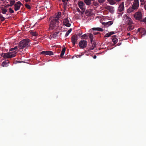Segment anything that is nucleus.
<instances>
[{
    "label": "nucleus",
    "instance_id": "24",
    "mask_svg": "<svg viewBox=\"0 0 146 146\" xmlns=\"http://www.w3.org/2000/svg\"><path fill=\"white\" fill-rule=\"evenodd\" d=\"M65 48H64L62 49V50L60 54V57L61 58H62L65 52Z\"/></svg>",
    "mask_w": 146,
    "mask_h": 146
},
{
    "label": "nucleus",
    "instance_id": "33",
    "mask_svg": "<svg viewBox=\"0 0 146 146\" xmlns=\"http://www.w3.org/2000/svg\"><path fill=\"white\" fill-rule=\"evenodd\" d=\"M53 52L50 51H48L47 55L51 56L53 55Z\"/></svg>",
    "mask_w": 146,
    "mask_h": 146
},
{
    "label": "nucleus",
    "instance_id": "32",
    "mask_svg": "<svg viewBox=\"0 0 146 146\" xmlns=\"http://www.w3.org/2000/svg\"><path fill=\"white\" fill-rule=\"evenodd\" d=\"M48 51H42L40 52V54L44 55H47Z\"/></svg>",
    "mask_w": 146,
    "mask_h": 146
},
{
    "label": "nucleus",
    "instance_id": "52",
    "mask_svg": "<svg viewBox=\"0 0 146 146\" xmlns=\"http://www.w3.org/2000/svg\"><path fill=\"white\" fill-rule=\"evenodd\" d=\"M144 8H145V10L146 11V3L144 6Z\"/></svg>",
    "mask_w": 146,
    "mask_h": 146
},
{
    "label": "nucleus",
    "instance_id": "51",
    "mask_svg": "<svg viewBox=\"0 0 146 146\" xmlns=\"http://www.w3.org/2000/svg\"><path fill=\"white\" fill-rule=\"evenodd\" d=\"M94 33V35H97L98 33H99L98 32H97L96 33Z\"/></svg>",
    "mask_w": 146,
    "mask_h": 146
},
{
    "label": "nucleus",
    "instance_id": "23",
    "mask_svg": "<svg viewBox=\"0 0 146 146\" xmlns=\"http://www.w3.org/2000/svg\"><path fill=\"white\" fill-rule=\"evenodd\" d=\"M107 1L109 2L110 4L111 5H114L115 3V2L114 0H107Z\"/></svg>",
    "mask_w": 146,
    "mask_h": 146
},
{
    "label": "nucleus",
    "instance_id": "6",
    "mask_svg": "<svg viewBox=\"0 0 146 146\" xmlns=\"http://www.w3.org/2000/svg\"><path fill=\"white\" fill-rule=\"evenodd\" d=\"M134 17L136 20H140L142 19V13L141 12H137L134 15Z\"/></svg>",
    "mask_w": 146,
    "mask_h": 146
},
{
    "label": "nucleus",
    "instance_id": "16",
    "mask_svg": "<svg viewBox=\"0 0 146 146\" xmlns=\"http://www.w3.org/2000/svg\"><path fill=\"white\" fill-rule=\"evenodd\" d=\"M105 9H107L111 13L114 12V7L111 6H107L105 7Z\"/></svg>",
    "mask_w": 146,
    "mask_h": 146
},
{
    "label": "nucleus",
    "instance_id": "57",
    "mask_svg": "<svg viewBox=\"0 0 146 146\" xmlns=\"http://www.w3.org/2000/svg\"><path fill=\"white\" fill-rule=\"evenodd\" d=\"M55 33H57V34H58L59 33L58 32H55Z\"/></svg>",
    "mask_w": 146,
    "mask_h": 146
},
{
    "label": "nucleus",
    "instance_id": "38",
    "mask_svg": "<svg viewBox=\"0 0 146 146\" xmlns=\"http://www.w3.org/2000/svg\"><path fill=\"white\" fill-rule=\"evenodd\" d=\"M82 32L81 31H79V33H78V34H77V35H77V36H78L79 37H80V36H81V35H82Z\"/></svg>",
    "mask_w": 146,
    "mask_h": 146
},
{
    "label": "nucleus",
    "instance_id": "55",
    "mask_svg": "<svg viewBox=\"0 0 146 146\" xmlns=\"http://www.w3.org/2000/svg\"><path fill=\"white\" fill-rule=\"evenodd\" d=\"M127 35H130V34L129 33H128L127 34Z\"/></svg>",
    "mask_w": 146,
    "mask_h": 146
},
{
    "label": "nucleus",
    "instance_id": "22",
    "mask_svg": "<svg viewBox=\"0 0 146 146\" xmlns=\"http://www.w3.org/2000/svg\"><path fill=\"white\" fill-rule=\"evenodd\" d=\"M88 36L89 37V38H90V39H91V43L92 44V41H93V39L92 34L90 33H89L88 35Z\"/></svg>",
    "mask_w": 146,
    "mask_h": 146
},
{
    "label": "nucleus",
    "instance_id": "7",
    "mask_svg": "<svg viewBox=\"0 0 146 146\" xmlns=\"http://www.w3.org/2000/svg\"><path fill=\"white\" fill-rule=\"evenodd\" d=\"M124 21L125 24L129 25H131L133 23L131 19L127 15L125 16Z\"/></svg>",
    "mask_w": 146,
    "mask_h": 146
},
{
    "label": "nucleus",
    "instance_id": "45",
    "mask_svg": "<svg viewBox=\"0 0 146 146\" xmlns=\"http://www.w3.org/2000/svg\"><path fill=\"white\" fill-rule=\"evenodd\" d=\"M111 35H113V34H114L115 33L114 32H113V31H111V32H109V33H108Z\"/></svg>",
    "mask_w": 146,
    "mask_h": 146
},
{
    "label": "nucleus",
    "instance_id": "40",
    "mask_svg": "<svg viewBox=\"0 0 146 146\" xmlns=\"http://www.w3.org/2000/svg\"><path fill=\"white\" fill-rule=\"evenodd\" d=\"M0 19H1V21H3L5 20V18L4 17H3L2 15H1V16H0Z\"/></svg>",
    "mask_w": 146,
    "mask_h": 146
},
{
    "label": "nucleus",
    "instance_id": "14",
    "mask_svg": "<svg viewBox=\"0 0 146 146\" xmlns=\"http://www.w3.org/2000/svg\"><path fill=\"white\" fill-rule=\"evenodd\" d=\"M113 23V21H109L106 23L103 22L102 23V24L104 25L105 28H107L112 25Z\"/></svg>",
    "mask_w": 146,
    "mask_h": 146
},
{
    "label": "nucleus",
    "instance_id": "10",
    "mask_svg": "<svg viewBox=\"0 0 146 146\" xmlns=\"http://www.w3.org/2000/svg\"><path fill=\"white\" fill-rule=\"evenodd\" d=\"M71 40H72L73 45L74 46L77 41V36L76 35L72 36V38H71Z\"/></svg>",
    "mask_w": 146,
    "mask_h": 146
},
{
    "label": "nucleus",
    "instance_id": "27",
    "mask_svg": "<svg viewBox=\"0 0 146 146\" xmlns=\"http://www.w3.org/2000/svg\"><path fill=\"white\" fill-rule=\"evenodd\" d=\"M88 35L87 34H85L80 37H81L82 39H85L88 38Z\"/></svg>",
    "mask_w": 146,
    "mask_h": 146
},
{
    "label": "nucleus",
    "instance_id": "37",
    "mask_svg": "<svg viewBox=\"0 0 146 146\" xmlns=\"http://www.w3.org/2000/svg\"><path fill=\"white\" fill-rule=\"evenodd\" d=\"M99 3H103L105 1V0H98Z\"/></svg>",
    "mask_w": 146,
    "mask_h": 146
},
{
    "label": "nucleus",
    "instance_id": "46",
    "mask_svg": "<svg viewBox=\"0 0 146 146\" xmlns=\"http://www.w3.org/2000/svg\"><path fill=\"white\" fill-rule=\"evenodd\" d=\"M71 29H69V30H68V31H67V33H70V32H71Z\"/></svg>",
    "mask_w": 146,
    "mask_h": 146
},
{
    "label": "nucleus",
    "instance_id": "35",
    "mask_svg": "<svg viewBox=\"0 0 146 146\" xmlns=\"http://www.w3.org/2000/svg\"><path fill=\"white\" fill-rule=\"evenodd\" d=\"M112 35L108 33H106V35H105V37H109L111 35Z\"/></svg>",
    "mask_w": 146,
    "mask_h": 146
},
{
    "label": "nucleus",
    "instance_id": "17",
    "mask_svg": "<svg viewBox=\"0 0 146 146\" xmlns=\"http://www.w3.org/2000/svg\"><path fill=\"white\" fill-rule=\"evenodd\" d=\"M91 4L93 5V6H94V7L95 8H96L100 6V4L98 2L95 1H93V2H92V3H91Z\"/></svg>",
    "mask_w": 146,
    "mask_h": 146
},
{
    "label": "nucleus",
    "instance_id": "4",
    "mask_svg": "<svg viewBox=\"0 0 146 146\" xmlns=\"http://www.w3.org/2000/svg\"><path fill=\"white\" fill-rule=\"evenodd\" d=\"M50 21V24L49 30H53L54 28V18L53 17V19L52 17L49 18Z\"/></svg>",
    "mask_w": 146,
    "mask_h": 146
},
{
    "label": "nucleus",
    "instance_id": "12",
    "mask_svg": "<svg viewBox=\"0 0 146 146\" xmlns=\"http://www.w3.org/2000/svg\"><path fill=\"white\" fill-rule=\"evenodd\" d=\"M139 7V1L138 0H134V3L132 5L131 8L133 9H137Z\"/></svg>",
    "mask_w": 146,
    "mask_h": 146
},
{
    "label": "nucleus",
    "instance_id": "42",
    "mask_svg": "<svg viewBox=\"0 0 146 146\" xmlns=\"http://www.w3.org/2000/svg\"><path fill=\"white\" fill-rule=\"evenodd\" d=\"M59 1H60L61 0H58ZM68 0H62V2H64V4L65 5H66V1H68Z\"/></svg>",
    "mask_w": 146,
    "mask_h": 146
},
{
    "label": "nucleus",
    "instance_id": "58",
    "mask_svg": "<svg viewBox=\"0 0 146 146\" xmlns=\"http://www.w3.org/2000/svg\"><path fill=\"white\" fill-rule=\"evenodd\" d=\"M1 15H2L1 13H0V16H1Z\"/></svg>",
    "mask_w": 146,
    "mask_h": 146
},
{
    "label": "nucleus",
    "instance_id": "11",
    "mask_svg": "<svg viewBox=\"0 0 146 146\" xmlns=\"http://www.w3.org/2000/svg\"><path fill=\"white\" fill-rule=\"evenodd\" d=\"M84 5H85V4L82 1H79V3H78V5H79V8L82 9V11L83 12H84L85 11V6Z\"/></svg>",
    "mask_w": 146,
    "mask_h": 146
},
{
    "label": "nucleus",
    "instance_id": "47",
    "mask_svg": "<svg viewBox=\"0 0 146 146\" xmlns=\"http://www.w3.org/2000/svg\"><path fill=\"white\" fill-rule=\"evenodd\" d=\"M76 10H77V11L79 12H80V10L78 8H77V9H76Z\"/></svg>",
    "mask_w": 146,
    "mask_h": 146
},
{
    "label": "nucleus",
    "instance_id": "3",
    "mask_svg": "<svg viewBox=\"0 0 146 146\" xmlns=\"http://www.w3.org/2000/svg\"><path fill=\"white\" fill-rule=\"evenodd\" d=\"M79 47L82 49H83L86 47L87 41L86 40H81L79 43Z\"/></svg>",
    "mask_w": 146,
    "mask_h": 146
},
{
    "label": "nucleus",
    "instance_id": "49",
    "mask_svg": "<svg viewBox=\"0 0 146 146\" xmlns=\"http://www.w3.org/2000/svg\"><path fill=\"white\" fill-rule=\"evenodd\" d=\"M96 58H97V56L96 55H94V57H93V58L95 59H96Z\"/></svg>",
    "mask_w": 146,
    "mask_h": 146
},
{
    "label": "nucleus",
    "instance_id": "21",
    "mask_svg": "<svg viewBox=\"0 0 146 146\" xmlns=\"http://www.w3.org/2000/svg\"><path fill=\"white\" fill-rule=\"evenodd\" d=\"M91 44H92V46H91V48H90V50H92L94 49V48L96 47V43L95 42L93 41V42H92V43Z\"/></svg>",
    "mask_w": 146,
    "mask_h": 146
},
{
    "label": "nucleus",
    "instance_id": "13",
    "mask_svg": "<svg viewBox=\"0 0 146 146\" xmlns=\"http://www.w3.org/2000/svg\"><path fill=\"white\" fill-rule=\"evenodd\" d=\"M137 32H139L142 35H146V31L145 29L141 28L138 29L137 30Z\"/></svg>",
    "mask_w": 146,
    "mask_h": 146
},
{
    "label": "nucleus",
    "instance_id": "31",
    "mask_svg": "<svg viewBox=\"0 0 146 146\" xmlns=\"http://www.w3.org/2000/svg\"><path fill=\"white\" fill-rule=\"evenodd\" d=\"M137 20L139 21L142 22H143L145 23L146 24V17L144 19H141L140 20Z\"/></svg>",
    "mask_w": 146,
    "mask_h": 146
},
{
    "label": "nucleus",
    "instance_id": "18",
    "mask_svg": "<svg viewBox=\"0 0 146 146\" xmlns=\"http://www.w3.org/2000/svg\"><path fill=\"white\" fill-rule=\"evenodd\" d=\"M93 1H94L93 0H84V1L85 3L87 5H89L91 4L92 2Z\"/></svg>",
    "mask_w": 146,
    "mask_h": 146
},
{
    "label": "nucleus",
    "instance_id": "54",
    "mask_svg": "<svg viewBox=\"0 0 146 146\" xmlns=\"http://www.w3.org/2000/svg\"><path fill=\"white\" fill-rule=\"evenodd\" d=\"M54 33L53 34V35H52V36L53 37H54Z\"/></svg>",
    "mask_w": 146,
    "mask_h": 146
},
{
    "label": "nucleus",
    "instance_id": "25",
    "mask_svg": "<svg viewBox=\"0 0 146 146\" xmlns=\"http://www.w3.org/2000/svg\"><path fill=\"white\" fill-rule=\"evenodd\" d=\"M8 61L7 60L4 61H3V62L2 65L4 67H5L6 66V65L7 63H8Z\"/></svg>",
    "mask_w": 146,
    "mask_h": 146
},
{
    "label": "nucleus",
    "instance_id": "20",
    "mask_svg": "<svg viewBox=\"0 0 146 146\" xmlns=\"http://www.w3.org/2000/svg\"><path fill=\"white\" fill-rule=\"evenodd\" d=\"M129 25V26L127 28V30L129 31L133 30L134 28V26L133 25Z\"/></svg>",
    "mask_w": 146,
    "mask_h": 146
},
{
    "label": "nucleus",
    "instance_id": "9",
    "mask_svg": "<svg viewBox=\"0 0 146 146\" xmlns=\"http://www.w3.org/2000/svg\"><path fill=\"white\" fill-rule=\"evenodd\" d=\"M124 3L123 2L120 4L118 8V12L121 13L124 11Z\"/></svg>",
    "mask_w": 146,
    "mask_h": 146
},
{
    "label": "nucleus",
    "instance_id": "29",
    "mask_svg": "<svg viewBox=\"0 0 146 146\" xmlns=\"http://www.w3.org/2000/svg\"><path fill=\"white\" fill-rule=\"evenodd\" d=\"M15 0L11 1H10V6L11 7H12V5H15Z\"/></svg>",
    "mask_w": 146,
    "mask_h": 146
},
{
    "label": "nucleus",
    "instance_id": "5",
    "mask_svg": "<svg viewBox=\"0 0 146 146\" xmlns=\"http://www.w3.org/2000/svg\"><path fill=\"white\" fill-rule=\"evenodd\" d=\"M61 17V13L60 11L57 12V15L55 16V27H56V25H58V22L60 18Z\"/></svg>",
    "mask_w": 146,
    "mask_h": 146
},
{
    "label": "nucleus",
    "instance_id": "34",
    "mask_svg": "<svg viewBox=\"0 0 146 146\" xmlns=\"http://www.w3.org/2000/svg\"><path fill=\"white\" fill-rule=\"evenodd\" d=\"M9 12L10 13H13L14 12V11L11 8H9Z\"/></svg>",
    "mask_w": 146,
    "mask_h": 146
},
{
    "label": "nucleus",
    "instance_id": "56",
    "mask_svg": "<svg viewBox=\"0 0 146 146\" xmlns=\"http://www.w3.org/2000/svg\"><path fill=\"white\" fill-rule=\"evenodd\" d=\"M55 47H57V45H56V44L55 45Z\"/></svg>",
    "mask_w": 146,
    "mask_h": 146
},
{
    "label": "nucleus",
    "instance_id": "53",
    "mask_svg": "<svg viewBox=\"0 0 146 146\" xmlns=\"http://www.w3.org/2000/svg\"><path fill=\"white\" fill-rule=\"evenodd\" d=\"M116 1H117V2H118L119 1H121V0H115Z\"/></svg>",
    "mask_w": 146,
    "mask_h": 146
},
{
    "label": "nucleus",
    "instance_id": "2",
    "mask_svg": "<svg viewBox=\"0 0 146 146\" xmlns=\"http://www.w3.org/2000/svg\"><path fill=\"white\" fill-rule=\"evenodd\" d=\"M16 52L14 51L11 52H8L6 53H3L1 55L2 57L5 58H11L15 57L16 54Z\"/></svg>",
    "mask_w": 146,
    "mask_h": 146
},
{
    "label": "nucleus",
    "instance_id": "43",
    "mask_svg": "<svg viewBox=\"0 0 146 146\" xmlns=\"http://www.w3.org/2000/svg\"><path fill=\"white\" fill-rule=\"evenodd\" d=\"M69 33H70L66 32V34H65V37H67Z\"/></svg>",
    "mask_w": 146,
    "mask_h": 146
},
{
    "label": "nucleus",
    "instance_id": "1",
    "mask_svg": "<svg viewBox=\"0 0 146 146\" xmlns=\"http://www.w3.org/2000/svg\"><path fill=\"white\" fill-rule=\"evenodd\" d=\"M30 44V40L29 38L24 39L19 42V50L23 49L27 47Z\"/></svg>",
    "mask_w": 146,
    "mask_h": 146
},
{
    "label": "nucleus",
    "instance_id": "30",
    "mask_svg": "<svg viewBox=\"0 0 146 146\" xmlns=\"http://www.w3.org/2000/svg\"><path fill=\"white\" fill-rule=\"evenodd\" d=\"M136 9H133V8H130L128 10V12L129 13H130L133 11L134 10Z\"/></svg>",
    "mask_w": 146,
    "mask_h": 146
},
{
    "label": "nucleus",
    "instance_id": "15",
    "mask_svg": "<svg viewBox=\"0 0 146 146\" xmlns=\"http://www.w3.org/2000/svg\"><path fill=\"white\" fill-rule=\"evenodd\" d=\"M69 22V21L67 18H65L64 19V25L68 27H69L70 26V24Z\"/></svg>",
    "mask_w": 146,
    "mask_h": 146
},
{
    "label": "nucleus",
    "instance_id": "26",
    "mask_svg": "<svg viewBox=\"0 0 146 146\" xmlns=\"http://www.w3.org/2000/svg\"><path fill=\"white\" fill-rule=\"evenodd\" d=\"M112 42H113V44H115L117 43V42H118V39L116 38H114L112 39Z\"/></svg>",
    "mask_w": 146,
    "mask_h": 146
},
{
    "label": "nucleus",
    "instance_id": "41",
    "mask_svg": "<svg viewBox=\"0 0 146 146\" xmlns=\"http://www.w3.org/2000/svg\"><path fill=\"white\" fill-rule=\"evenodd\" d=\"M17 46H16L14 48H12L10 49V51H11L17 49Z\"/></svg>",
    "mask_w": 146,
    "mask_h": 146
},
{
    "label": "nucleus",
    "instance_id": "19",
    "mask_svg": "<svg viewBox=\"0 0 146 146\" xmlns=\"http://www.w3.org/2000/svg\"><path fill=\"white\" fill-rule=\"evenodd\" d=\"M93 31H97L100 32H102L103 31V30L100 27H94L92 28Z\"/></svg>",
    "mask_w": 146,
    "mask_h": 146
},
{
    "label": "nucleus",
    "instance_id": "50",
    "mask_svg": "<svg viewBox=\"0 0 146 146\" xmlns=\"http://www.w3.org/2000/svg\"><path fill=\"white\" fill-rule=\"evenodd\" d=\"M81 55H77L76 56V58H80Z\"/></svg>",
    "mask_w": 146,
    "mask_h": 146
},
{
    "label": "nucleus",
    "instance_id": "48",
    "mask_svg": "<svg viewBox=\"0 0 146 146\" xmlns=\"http://www.w3.org/2000/svg\"><path fill=\"white\" fill-rule=\"evenodd\" d=\"M25 1L26 2L31 1V0H25Z\"/></svg>",
    "mask_w": 146,
    "mask_h": 146
},
{
    "label": "nucleus",
    "instance_id": "39",
    "mask_svg": "<svg viewBox=\"0 0 146 146\" xmlns=\"http://www.w3.org/2000/svg\"><path fill=\"white\" fill-rule=\"evenodd\" d=\"M25 6L28 9H31V7L30 6L27 4H26L25 5Z\"/></svg>",
    "mask_w": 146,
    "mask_h": 146
},
{
    "label": "nucleus",
    "instance_id": "36",
    "mask_svg": "<svg viewBox=\"0 0 146 146\" xmlns=\"http://www.w3.org/2000/svg\"><path fill=\"white\" fill-rule=\"evenodd\" d=\"M31 34L33 36H36L37 35V34L36 32H31Z\"/></svg>",
    "mask_w": 146,
    "mask_h": 146
},
{
    "label": "nucleus",
    "instance_id": "44",
    "mask_svg": "<svg viewBox=\"0 0 146 146\" xmlns=\"http://www.w3.org/2000/svg\"><path fill=\"white\" fill-rule=\"evenodd\" d=\"M145 0H140V2H142L141 3V5H143L145 3H142L144 2V1Z\"/></svg>",
    "mask_w": 146,
    "mask_h": 146
},
{
    "label": "nucleus",
    "instance_id": "8",
    "mask_svg": "<svg viewBox=\"0 0 146 146\" xmlns=\"http://www.w3.org/2000/svg\"><path fill=\"white\" fill-rule=\"evenodd\" d=\"M19 1L17 2L14 5L15 11H17L19 9L21 5H23Z\"/></svg>",
    "mask_w": 146,
    "mask_h": 146
},
{
    "label": "nucleus",
    "instance_id": "28",
    "mask_svg": "<svg viewBox=\"0 0 146 146\" xmlns=\"http://www.w3.org/2000/svg\"><path fill=\"white\" fill-rule=\"evenodd\" d=\"M2 13L3 14H5L7 12V9H2Z\"/></svg>",
    "mask_w": 146,
    "mask_h": 146
}]
</instances>
